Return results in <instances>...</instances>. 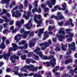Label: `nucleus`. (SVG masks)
Here are the masks:
<instances>
[{
  "label": "nucleus",
  "instance_id": "nucleus-56",
  "mask_svg": "<svg viewBox=\"0 0 77 77\" xmlns=\"http://www.w3.org/2000/svg\"><path fill=\"white\" fill-rule=\"evenodd\" d=\"M8 23H5L4 24V28H6L7 27V26H8Z\"/></svg>",
  "mask_w": 77,
  "mask_h": 77
},
{
  "label": "nucleus",
  "instance_id": "nucleus-30",
  "mask_svg": "<svg viewBox=\"0 0 77 77\" xmlns=\"http://www.w3.org/2000/svg\"><path fill=\"white\" fill-rule=\"evenodd\" d=\"M19 8L20 11L21 12H23V8H24L23 5L22 4H20L19 5Z\"/></svg>",
  "mask_w": 77,
  "mask_h": 77
},
{
  "label": "nucleus",
  "instance_id": "nucleus-35",
  "mask_svg": "<svg viewBox=\"0 0 77 77\" xmlns=\"http://www.w3.org/2000/svg\"><path fill=\"white\" fill-rule=\"evenodd\" d=\"M52 71L53 72H54V74L55 75H59L60 74V73H59V72H55L56 71L54 69H53L52 70Z\"/></svg>",
  "mask_w": 77,
  "mask_h": 77
},
{
  "label": "nucleus",
  "instance_id": "nucleus-37",
  "mask_svg": "<svg viewBox=\"0 0 77 77\" xmlns=\"http://www.w3.org/2000/svg\"><path fill=\"white\" fill-rule=\"evenodd\" d=\"M55 28V26H49L48 27V30L49 31H50L51 30H52V29H54Z\"/></svg>",
  "mask_w": 77,
  "mask_h": 77
},
{
  "label": "nucleus",
  "instance_id": "nucleus-52",
  "mask_svg": "<svg viewBox=\"0 0 77 77\" xmlns=\"http://www.w3.org/2000/svg\"><path fill=\"white\" fill-rule=\"evenodd\" d=\"M59 69V67L58 66H57L55 67V70L58 71Z\"/></svg>",
  "mask_w": 77,
  "mask_h": 77
},
{
  "label": "nucleus",
  "instance_id": "nucleus-13",
  "mask_svg": "<svg viewBox=\"0 0 77 77\" xmlns=\"http://www.w3.org/2000/svg\"><path fill=\"white\" fill-rule=\"evenodd\" d=\"M49 44L47 42H45L44 43H41L39 44V46L40 47L43 46L41 48V49L42 50H44L45 49H46L47 47H49Z\"/></svg>",
  "mask_w": 77,
  "mask_h": 77
},
{
  "label": "nucleus",
  "instance_id": "nucleus-32",
  "mask_svg": "<svg viewBox=\"0 0 77 77\" xmlns=\"http://www.w3.org/2000/svg\"><path fill=\"white\" fill-rule=\"evenodd\" d=\"M57 15L58 16V18L59 19H62L63 18V16L62 15H60V13H58L57 14Z\"/></svg>",
  "mask_w": 77,
  "mask_h": 77
},
{
  "label": "nucleus",
  "instance_id": "nucleus-25",
  "mask_svg": "<svg viewBox=\"0 0 77 77\" xmlns=\"http://www.w3.org/2000/svg\"><path fill=\"white\" fill-rule=\"evenodd\" d=\"M64 29L63 28H61L60 29V31H59L58 33L59 34H62L64 35L65 33V31L63 30Z\"/></svg>",
  "mask_w": 77,
  "mask_h": 77
},
{
  "label": "nucleus",
  "instance_id": "nucleus-9",
  "mask_svg": "<svg viewBox=\"0 0 77 77\" xmlns=\"http://www.w3.org/2000/svg\"><path fill=\"white\" fill-rule=\"evenodd\" d=\"M50 57H52V60L50 62H47L46 63H43V64H46L48 66H54V65H56V59L54 58V56H51Z\"/></svg>",
  "mask_w": 77,
  "mask_h": 77
},
{
  "label": "nucleus",
  "instance_id": "nucleus-51",
  "mask_svg": "<svg viewBox=\"0 0 77 77\" xmlns=\"http://www.w3.org/2000/svg\"><path fill=\"white\" fill-rule=\"evenodd\" d=\"M46 5V4H42L41 5V6L42 8H44L45 7V6H46V5Z\"/></svg>",
  "mask_w": 77,
  "mask_h": 77
},
{
  "label": "nucleus",
  "instance_id": "nucleus-27",
  "mask_svg": "<svg viewBox=\"0 0 77 77\" xmlns=\"http://www.w3.org/2000/svg\"><path fill=\"white\" fill-rule=\"evenodd\" d=\"M32 57L35 60H39V57L35 54L33 55Z\"/></svg>",
  "mask_w": 77,
  "mask_h": 77
},
{
  "label": "nucleus",
  "instance_id": "nucleus-22",
  "mask_svg": "<svg viewBox=\"0 0 77 77\" xmlns=\"http://www.w3.org/2000/svg\"><path fill=\"white\" fill-rule=\"evenodd\" d=\"M71 57H69V56L66 57H65V59H67L68 60H66L65 62V64H68V63H69L70 62H72V59L70 58Z\"/></svg>",
  "mask_w": 77,
  "mask_h": 77
},
{
  "label": "nucleus",
  "instance_id": "nucleus-1",
  "mask_svg": "<svg viewBox=\"0 0 77 77\" xmlns=\"http://www.w3.org/2000/svg\"><path fill=\"white\" fill-rule=\"evenodd\" d=\"M62 47H61V48L62 49V50H65V49L63 48L64 47H68V45L69 46V51H67L66 53V54H71V51L73 50V51H74L76 49V48L74 46H75V43L73 42L72 43V45L70 44H66L65 45H63V43H62L61 44Z\"/></svg>",
  "mask_w": 77,
  "mask_h": 77
},
{
  "label": "nucleus",
  "instance_id": "nucleus-26",
  "mask_svg": "<svg viewBox=\"0 0 77 77\" xmlns=\"http://www.w3.org/2000/svg\"><path fill=\"white\" fill-rule=\"evenodd\" d=\"M18 68L17 67H15L13 71L14 72L15 75H18Z\"/></svg>",
  "mask_w": 77,
  "mask_h": 77
},
{
  "label": "nucleus",
  "instance_id": "nucleus-64",
  "mask_svg": "<svg viewBox=\"0 0 77 77\" xmlns=\"http://www.w3.org/2000/svg\"><path fill=\"white\" fill-rule=\"evenodd\" d=\"M10 30H13L14 29V26H12L10 27Z\"/></svg>",
  "mask_w": 77,
  "mask_h": 77
},
{
  "label": "nucleus",
  "instance_id": "nucleus-45",
  "mask_svg": "<svg viewBox=\"0 0 77 77\" xmlns=\"http://www.w3.org/2000/svg\"><path fill=\"white\" fill-rule=\"evenodd\" d=\"M35 33V32L32 31L29 34V36H33V34Z\"/></svg>",
  "mask_w": 77,
  "mask_h": 77
},
{
  "label": "nucleus",
  "instance_id": "nucleus-36",
  "mask_svg": "<svg viewBox=\"0 0 77 77\" xmlns=\"http://www.w3.org/2000/svg\"><path fill=\"white\" fill-rule=\"evenodd\" d=\"M23 3L25 7H27L28 6V3H27V0H25V2Z\"/></svg>",
  "mask_w": 77,
  "mask_h": 77
},
{
  "label": "nucleus",
  "instance_id": "nucleus-33",
  "mask_svg": "<svg viewBox=\"0 0 77 77\" xmlns=\"http://www.w3.org/2000/svg\"><path fill=\"white\" fill-rule=\"evenodd\" d=\"M2 18H3V19H4V21L5 22H9V20L8 19V18H7V17L6 16L2 17Z\"/></svg>",
  "mask_w": 77,
  "mask_h": 77
},
{
  "label": "nucleus",
  "instance_id": "nucleus-6",
  "mask_svg": "<svg viewBox=\"0 0 77 77\" xmlns=\"http://www.w3.org/2000/svg\"><path fill=\"white\" fill-rule=\"evenodd\" d=\"M34 20L35 22L38 24L37 27H38L40 26V24L42 23V21H43V19H42V17H41V15H37L36 14H35Z\"/></svg>",
  "mask_w": 77,
  "mask_h": 77
},
{
  "label": "nucleus",
  "instance_id": "nucleus-3",
  "mask_svg": "<svg viewBox=\"0 0 77 77\" xmlns=\"http://www.w3.org/2000/svg\"><path fill=\"white\" fill-rule=\"evenodd\" d=\"M30 33V31H26L23 34V35L22 34H18L14 37V39L17 42H18L20 40V39H21V36H22L23 38H24L26 39L28 36L29 34Z\"/></svg>",
  "mask_w": 77,
  "mask_h": 77
},
{
  "label": "nucleus",
  "instance_id": "nucleus-11",
  "mask_svg": "<svg viewBox=\"0 0 77 77\" xmlns=\"http://www.w3.org/2000/svg\"><path fill=\"white\" fill-rule=\"evenodd\" d=\"M56 1V0H49L48 1H47L46 5H48V7L50 8H52L53 6L55 5Z\"/></svg>",
  "mask_w": 77,
  "mask_h": 77
},
{
  "label": "nucleus",
  "instance_id": "nucleus-48",
  "mask_svg": "<svg viewBox=\"0 0 77 77\" xmlns=\"http://www.w3.org/2000/svg\"><path fill=\"white\" fill-rule=\"evenodd\" d=\"M60 50V46H58L56 48H55V50L56 51H59Z\"/></svg>",
  "mask_w": 77,
  "mask_h": 77
},
{
  "label": "nucleus",
  "instance_id": "nucleus-63",
  "mask_svg": "<svg viewBox=\"0 0 77 77\" xmlns=\"http://www.w3.org/2000/svg\"><path fill=\"white\" fill-rule=\"evenodd\" d=\"M17 75H18L19 77H22V76L23 75V74H21V73L18 74H18Z\"/></svg>",
  "mask_w": 77,
  "mask_h": 77
},
{
  "label": "nucleus",
  "instance_id": "nucleus-20",
  "mask_svg": "<svg viewBox=\"0 0 77 77\" xmlns=\"http://www.w3.org/2000/svg\"><path fill=\"white\" fill-rule=\"evenodd\" d=\"M24 21L23 19H22L20 21H16V24L19 28H20L21 26V24H23L24 23Z\"/></svg>",
  "mask_w": 77,
  "mask_h": 77
},
{
  "label": "nucleus",
  "instance_id": "nucleus-15",
  "mask_svg": "<svg viewBox=\"0 0 77 77\" xmlns=\"http://www.w3.org/2000/svg\"><path fill=\"white\" fill-rule=\"evenodd\" d=\"M27 16H26V15L24 14L23 17V18H25L26 20H29V17H33V15L32 14V12L31 11H28L27 13Z\"/></svg>",
  "mask_w": 77,
  "mask_h": 77
},
{
  "label": "nucleus",
  "instance_id": "nucleus-46",
  "mask_svg": "<svg viewBox=\"0 0 77 77\" xmlns=\"http://www.w3.org/2000/svg\"><path fill=\"white\" fill-rule=\"evenodd\" d=\"M69 20L71 22V26L72 27H73V26H74V24H73V23H72V19H69Z\"/></svg>",
  "mask_w": 77,
  "mask_h": 77
},
{
  "label": "nucleus",
  "instance_id": "nucleus-34",
  "mask_svg": "<svg viewBox=\"0 0 77 77\" xmlns=\"http://www.w3.org/2000/svg\"><path fill=\"white\" fill-rule=\"evenodd\" d=\"M62 6L63 8H62V10H63V11H65V10L66 9V3L64 2L63 5H62Z\"/></svg>",
  "mask_w": 77,
  "mask_h": 77
},
{
  "label": "nucleus",
  "instance_id": "nucleus-23",
  "mask_svg": "<svg viewBox=\"0 0 77 77\" xmlns=\"http://www.w3.org/2000/svg\"><path fill=\"white\" fill-rule=\"evenodd\" d=\"M48 32L46 31L44 32V38H43L42 39L43 41H45V40H46V39H47V38H48V37H49V36L48 35Z\"/></svg>",
  "mask_w": 77,
  "mask_h": 77
},
{
  "label": "nucleus",
  "instance_id": "nucleus-10",
  "mask_svg": "<svg viewBox=\"0 0 77 77\" xmlns=\"http://www.w3.org/2000/svg\"><path fill=\"white\" fill-rule=\"evenodd\" d=\"M12 45H13V48H10L8 50V54H10V55L11 54V52H10V51H12V50L14 51H16V50H18V48H19V47H18L17 45L16 44H14V43H12Z\"/></svg>",
  "mask_w": 77,
  "mask_h": 77
},
{
  "label": "nucleus",
  "instance_id": "nucleus-4",
  "mask_svg": "<svg viewBox=\"0 0 77 77\" xmlns=\"http://www.w3.org/2000/svg\"><path fill=\"white\" fill-rule=\"evenodd\" d=\"M24 45V47L23 46L19 47V48L22 50L21 51V53L22 54H23L24 53H28V51H26L25 50H23V49H26L28 47V45L27 43L26 42V41L25 40H23L22 42H20L19 43V45Z\"/></svg>",
  "mask_w": 77,
  "mask_h": 77
},
{
  "label": "nucleus",
  "instance_id": "nucleus-24",
  "mask_svg": "<svg viewBox=\"0 0 77 77\" xmlns=\"http://www.w3.org/2000/svg\"><path fill=\"white\" fill-rule=\"evenodd\" d=\"M57 36L59 38V41H61V42H62V41H63V39H65V37L62 35H57Z\"/></svg>",
  "mask_w": 77,
  "mask_h": 77
},
{
  "label": "nucleus",
  "instance_id": "nucleus-59",
  "mask_svg": "<svg viewBox=\"0 0 77 77\" xmlns=\"http://www.w3.org/2000/svg\"><path fill=\"white\" fill-rule=\"evenodd\" d=\"M6 15L8 17H11V14H10L8 13H7Z\"/></svg>",
  "mask_w": 77,
  "mask_h": 77
},
{
  "label": "nucleus",
  "instance_id": "nucleus-43",
  "mask_svg": "<svg viewBox=\"0 0 77 77\" xmlns=\"http://www.w3.org/2000/svg\"><path fill=\"white\" fill-rule=\"evenodd\" d=\"M33 54V53L30 52L28 53V57H31V56Z\"/></svg>",
  "mask_w": 77,
  "mask_h": 77
},
{
  "label": "nucleus",
  "instance_id": "nucleus-55",
  "mask_svg": "<svg viewBox=\"0 0 77 77\" xmlns=\"http://www.w3.org/2000/svg\"><path fill=\"white\" fill-rule=\"evenodd\" d=\"M53 41L54 42H56L57 41V39H56V38H54L53 39Z\"/></svg>",
  "mask_w": 77,
  "mask_h": 77
},
{
  "label": "nucleus",
  "instance_id": "nucleus-54",
  "mask_svg": "<svg viewBox=\"0 0 77 77\" xmlns=\"http://www.w3.org/2000/svg\"><path fill=\"white\" fill-rule=\"evenodd\" d=\"M20 32L21 33H23L24 32V29H21Z\"/></svg>",
  "mask_w": 77,
  "mask_h": 77
},
{
  "label": "nucleus",
  "instance_id": "nucleus-39",
  "mask_svg": "<svg viewBox=\"0 0 77 77\" xmlns=\"http://www.w3.org/2000/svg\"><path fill=\"white\" fill-rule=\"evenodd\" d=\"M6 12H7V11L5 9H3V13H2L0 14L1 16H2V15L3 14H5V13H6Z\"/></svg>",
  "mask_w": 77,
  "mask_h": 77
},
{
  "label": "nucleus",
  "instance_id": "nucleus-16",
  "mask_svg": "<svg viewBox=\"0 0 77 77\" xmlns=\"http://www.w3.org/2000/svg\"><path fill=\"white\" fill-rule=\"evenodd\" d=\"M32 20L33 19H30L28 23L27 24H26L25 25L26 28L28 30H30V27L32 26L33 24L32 23H31V22Z\"/></svg>",
  "mask_w": 77,
  "mask_h": 77
},
{
  "label": "nucleus",
  "instance_id": "nucleus-60",
  "mask_svg": "<svg viewBox=\"0 0 77 77\" xmlns=\"http://www.w3.org/2000/svg\"><path fill=\"white\" fill-rule=\"evenodd\" d=\"M71 68H72V67L71 66H68L67 67L68 69H71Z\"/></svg>",
  "mask_w": 77,
  "mask_h": 77
},
{
  "label": "nucleus",
  "instance_id": "nucleus-14",
  "mask_svg": "<svg viewBox=\"0 0 77 77\" xmlns=\"http://www.w3.org/2000/svg\"><path fill=\"white\" fill-rule=\"evenodd\" d=\"M11 56V54L9 53L8 54L5 53L2 55H0V59L3 58L4 57V59L5 60H8L9 58V57Z\"/></svg>",
  "mask_w": 77,
  "mask_h": 77
},
{
  "label": "nucleus",
  "instance_id": "nucleus-53",
  "mask_svg": "<svg viewBox=\"0 0 77 77\" xmlns=\"http://www.w3.org/2000/svg\"><path fill=\"white\" fill-rule=\"evenodd\" d=\"M33 8V7L31 5H29V8L30 11L31 10L32 8Z\"/></svg>",
  "mask_w": 77,
  "mask_h": 77
},
{
  "label": "nucleus",
  "instance_id": "nucleus-21",
  "mask_svg": "<svg viewBox=\"0 0 77 77\" xmlns=\"http://www.w3.org/2000/svg\"><path fill=\"white\" fill-rule=\"evenodd\" d=\"M2 42L1 45H0V48H1V49H4L5 48V43H4V42L5 41V40L6 39V37H3L2 38Z\"/></svg>",
  "mask_w": 77,
  "mask_h": 77
},
{
  "label": "nucleus",
  "instance_id": "nucleus-44",
  "mask_svg": "<svg viewBox=\"0 0 77 77\" xmlns=\"http://www.w3.org/2000/svg\"><path fill=\"white\" fill-rule=\"evenodd\" d=\"M50 11V9L48 8H45V11H44V12H48Z\"/></svg>",
  "mask_w": 77,
  "mask_h": 77
},
{
  "label": "nucleus",
  "instance_id": "nucleus-2",
  "mask_svg": "<svg viewBox=\"0 0 77 77\" xmlns=\"http://www.w3.org/2000/svg\"><path fill=\"white\" fill-rule=\"evenodd\" d=\"M28 69L29 71H31L32 72H35L37 71V68L35 67V66L32 64H30L29 65H26L20 69L21 71L23 72H24L27 73V70Z\"/></svg>",
  "mask_w": 77,
  "mask_h": 77
},
{
  "label": "nucleus",
  "instance_id": "nucleus-58",
  "mask_svg": "<svg viewBox=\"0 0 77 77\" xmlns=\"http://www.w3.org/2000/svg\"><path fill=\"white\" fill-rule=\"evenodd\" d=\"M10 24L11 26L12 25H13L14 24V21H10Z\"/></svg>",
  "mask_w": 77,
  "mask_h": 77
},
{
  "label": "nucleus",
  "instance_id": "nucleus-61",
  "mask_svg": "<svg viewBox=\"0 0 77 77\" xmlns=\"http://www.w3.org/2000/svg\"><path fill=\"white\" fill-rule=\"evenodd\" d=\"M3 21H4L2 19L0 18V23H3Z\"/></svg>",
  "mask_w": 77,
  "mask_h": 77
},
{
  "label": "nucleus",
  "instance_id": "nucleus-57",
  "mask_svg": "<svg viewBox=\"0 0 77 77\" xmlns=\"http://www.w3.org/2000/svg\"><path fill=\"white\" fill-rule=\"evenodd\" d=\"M6 71V72H10L11 71V69H10V68L7 69Z\"/></svg>",
  "mask_w": 77,
  "mask_h": 77
},
{
  "label": "nucleus",
  "instance_id": "nucleus-47",
  "mask_svg": "<svg viewBox=\"0 0 77 77\" xmlns=\"http://www.w3.org/2000/svg\"><path fill=\"white\" fill-rule=\"evenodd\" d=\"M63 24V21H61L59 23H58V24L59 25V26H62V25Z\"/></svg>",
  "mask_w": 77,
  "mask_h": 77
},
{
  "label": "nucleus",
  "instance_id": "nucleus-5",
  "mask_svg": "<svg viewBox=\"0 0 77 77\" xmlns=\"http://www.w3.org/2000/svg\"><path fill=\"white\" fill-rule=\"evenodd\" d=\"M18 6H16L11 11V12L12 13V17H15L16 18H19L21 15V13H20V10H17L16 12L14 11H16V10L18 9Z\"/></svg>",
  "mask_w": 77,
  "mask_h": 77
},
{
  "label": "nucleus",
  "instance_id": "nucleus-42",
  "mask_svg": "<svg viewBox=\"0 0 77 77\" xmlns=\"http://www.w3.org/2000/svg\"><path fill=\"white\" fill-rule=\"evenodd\" d=\"M21 58L22 60H25L26 59V56L25 55L21 56Z\"/></svg>",
  "mask_w": 77,
  "mask_h": 77
},
{
  "label": "nucleus",
  "instance_id": "nucleus-41",
  "mask_svg": "<svg viewBox=\"0 0 77 77\" xmlns=\"http://www.w3.org/2000/svg\"><path fill=\"white\" fill-rule=\"evenodd\" d=\"M34 77H42V76L40 75L35 74H34Z\"/></svg>",
  "mask_w": 77,
  "mask_h": 77
},
{
  "label": "nucleus",
  "instance_id": "nucleus-17",
  "mask_svg": "<svg viewBox=\"0 0 77 77\" xmlns=\"http://www.w3.org/2000/svg\"><path fill=\"white\" fill-rule=\"evenodd\" d=\"M37 39L36 38H34L33 40H31L29 41V47L31 48L32 46L35 45V43L36 42Z\"/></svg>",
  "mask_w": 77,
  "mask_h": 77
},
{
  "label": "nucleus",
  "instance_id": "nucleus-40",
  "mask_svg": "<svg viewBox=\"0 0 77 77\" xmlns=\"http://www.w3.org/2000/svg\"><path fill=\"white\" fill-rule=\"evenodd\" d=\"M31 62V59H27L26 60V62L27 63L29 64Z\"/></svg>",
  "mask_w": 77,
  "mask_h": 77
},
{
  "label": "nucleus",
  "instance_id": "nucleus-49",
  "mask_svg": "<svg viewBox=\"0 0 77 77\" xmlns=\"http://www.w3.org/2000/svg\"><path fill=\"white\" fill-rule=\"evenodd\" d=\"M69 23H70L69 22V21H66L65 23V25L66 26H68V25H69Z\"/></svg>",
  "mask_w": 77,
  "mask_h": 77
},
{
  "label": "nucleus",
  "instance_id": "nucleus-38",
  "mask_svg": "<svg viewBox=\"0 0 77 77\" xmlns=\"http://www.w3.org/2000/svg\"><path fill=\"white\" fill-rule=\"evenodd\" d=\"M6 32H7V33H9V30H8L7 29H5L3 32V33H4V34H5Z\"/></svg>",
  "mask_w": 77,
  "mask_h": 77
},
{
  "label": "nucleus",
  "instance_id": "nucleus-18",
  "mask_svg": "<svg viewBox=\"0 0 77 77\" xmlns=\"http://www.w3.org/2000/svg\"><path fill=\"white\" fill-rule=\"evenodd\" d=\"M44 28L40 29L38 30H37L35 32V33H37L38 32H39L38 34V36L39 37L41 36V34H42L44 33Z\"/></svg>",
  "mask_w": 77,
  "mask_h": 77
},
{
  "label": "nucleus",
  "instance_id": "nucleus-62",
  "mask_svg": "<svg viewBox=\"0 0 77 77\" xmlns=\"http://www.w3.org/2000/svg\"><path fill=\"white\" fill-rule=\"evenodd\" d=\"M3 29V26H0V32L2 31V29Z\"/></svg>",
  "mask_w": 77,
  "mask_h": 77
},
{
  "label": "nucleus",
  "instance_id": "nucleus-31",
  "mask_svg": "<svg viewBox=\"0 0 77 77\" xmlns=\"http://www.w3.org/2000/svg\"><path fill=\"white\" fill-rule=\"evenodd\" d=\"M58 5H56L54 7V8L52 9V12H55L57 10V8H58Z\"/></svg>",
  "mask_w": 77,
  "mask_h": 77
},
{
  "label": "nucleus",
  "instance_id": "nucleus-19",
  "mask_svg": "<svg viewBox=\"0 0 77 77\" xmlns=\"http://www.w3.org/2000/svg\"><path fill=\"white\" fill-rule=\"evenodd\" d=\"M19 57L18 56H16L15 54L14 55L13 57L12 55H11L10 57V60H11L12 63H15V61L12 60V59H14L16 60V59H18Z\"/></svg>",
  "mask_w": 77,
  "mask_h": 77
},
{
  "label": "nucleus",
  "instance_id": "nucleus-50",
  "mask_svg": "<svg viewBox=\"0 0 77 77\" xmlns=\"http://www.w3.org/2000/svg\"><path fill=\"white\" fill-rule=\"evenodd\" d=\"M44 72H44V71L43 70L40 71L39 72V73L40 74H44Z\"/></svg>",
  "mask_w": 77,
  "mask_h": 77
},
{
  "label": "nucleus",
  "instance_id": "nucleus-7",
  "mask_svg": "<svg viewBox=\"0 0 77 77\" xmlns=\"http://www.w3.org/2000/svg\"><path fill=\"white\" fill-rule=\"evenodd\" d=\"M41 51V49L39 48H37L36 49L34 50V52L37 54H38L39 56L41 57L42 59H44V60H49L50 59V57L45 56L42 54L41 52H39Z\"/></svg>",
  "mask_w": 77,
  "mask_h": 77
},
{
  "label": "nucleus",
  "instance_id": "nucleus-29",
  "mask_svg": "<svg viewBox=\"0 0 77 77\" xmlns=\"http://www.w3.org/2000/svg\"><path fill=\"white\" fill-rule=\"evenodd\" d=\"M10 2V0H2V3H6V4H7V5H8L9 4V2Z\"/></svg>",
  "mask_w": 77,
  "mask_h": 77
},
{
  "label": "nucleus",
  "instance_id": "nucleus-28",
  "mask_svg": "<svg viewBox=\"0 0 77 77\" xmlns=\"http://www.w3.org/2000/svg\"><path fill=\"white\" fill-rule=\"evenodd\" d=\"M16 3L15 1H13L12 2V4L11 3L10 4V8L11 9L12 8H13V7L14 6H15Z\"/></svg>",
  "mask_w": 77,
  "mask_h": 77
},
{
  "label": "nucleus",
  "instance_id": "nucleus-8",
  "mask_svg": "<svg viewBox=\"0 0 77 77\" xmlns=\"http://www.w3.org/2000/svg\"><path fill=\"white\" fill-rule=\"evenodd\" d=\"M38 3V1H35L33 4L34 6H35V7L36 8H35L34 9H33L32 10V12L33 14H34V13L36 12H38V14L41 13L42 11L41 8H39L38 10L37 9V8H38V4H37Z\"/></svg>",
  "mask_w": 77,
  "mask_h": 77
},
{
  "label": "nucleus",
  "instance_id": "nucleus-12",
  "mask_svg": "<svg viewBox=\"0 0 77 77\" xmlns=\"http://www.w3.org/2000/svg\"><path fill=\"white\" fill-rule=\"evenodd\" d=\"M71 30H72L68 29H66V32L67 34H69V36L70 37V38H68L67 40L68 41H70V42H71L72 41V38L74 36V34L72 33H71L70 32H69Z\"/></svg>",
  "mask_w": 77,
  "mask_h": 77
}]
</instances>
